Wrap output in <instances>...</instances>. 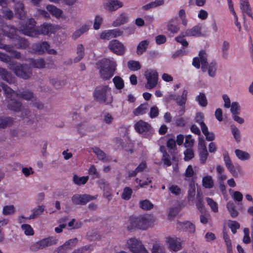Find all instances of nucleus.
<instances>
[{
  "label": "nucleus",
  "instance_id": "47",
  "mask_svg": "<svg viewBox=\"0 0 253 253\" xmlns=\"http://www.w3.org/2000/svg\"><path fill=\"white\" fill-rule=\"evenodd\" d=\"M235 153L238 159L244 161L248 160L250 158V154L244 151L239 149H236L235 151Z\"/></svg>",
  "mask_w": 253,
  "mask_h": 253
},
{
  "label": "nucleus",
  "instance_id": "57",
  "mask_svg": "<svg viewBox=\"0 0 253 253\" xmlns=\"http://www.w3.org/2000/svg\"><path fill=\"white\" fill-rule=\"evenodd\" d=\"M223 239L226 245L227 253H231V252H232L231 241L230 239L229 236L225 232L223 233Z\"/></svg>",
  "mask_w": 253,
  "mask_h": 253
},
{
  "label": "nucleus",
  "instance_id": "38",
  "mask_svg": "<svg viewBox=\"0 0 253 253\" xmlns=\"http://www.w3.org/2000/svg\"><path fill=\"white\" fill-rule=\"evenodd\" d=\"M148 103L141 104L137 108L134 109L133 113L135 116H139L144 114L148 110Z\"/></svg>",
  "mask_w": 253,
  "mask_h": 253
},
{
  "label": "nucleus",
  "instance_id": "11",
  "mask_svg": "<svg viewBox=\"0 0 253 253\" xmlns=\"http://www.w3.org/2000/svg\"><path fill=\"white\" fill-rule=\"evenodd\" d=\"M223 159L226 167L230 172L234 176L238 175V171L240 172L241 168L240 166L237 165L235 167L230 158V157L227 152L223 153Z\"/></svg>",
  "mask_w": 253,
  "mask_h": 253
},
{
  "label": "nucleus",
  "instance_id": "53",
  "mask_svg": "<svg viewBox=\"0 0 253 253\" xmlns=\"http://www.w3.org/2000/svg\"><path fill=\"white\" fill-rule=\"evenodd\" d=\"M230 44L227 41H224L221 48L222 56L225 59H227L228 56V49L229 48Z\"/></svg>",
  "mask_w": 253,
  "mask_h": 253
},
{
  "label": "nucleus",
  "instance_id": "58",
  "mask_svg": "<svg viewBox=\"0 0 253 253\" xmlns=\"http://www.w3.org/2000/svg\"><path fill=\"white\" fill-rule=\"evenodd\" d=\"M198 152L201 164H205L209 156L208 150H200L198 151Z\"/></svg>",
  "mask_w": 253,
  "mask_h": 253
},
{
  "label": "nucleus",
  "instance_id": "44",
  "mask_svg": "<svg viewBox=\"0 0 253 253\" xmlns=\"http://www.w3.org/2000/svg\"><path fill=\"white\" fill-rule=\"evenodd\" d=\"M139 207L143 210L148 211L152 209L154 206L153 204L148 200L140 201L139 203Z\"/></svg>",
  "mask_w": 253,
  "mask_h": 253
},
{
  "label": "nucleus",
  "instance_id": "4",
  "mask_svg": "<svg viewBox=\"0 0 253 253\" xmlns=\"http://www.w3.org/2000/svg\"><path fill=\"white\" fill-rule=\"evenodd\" d=\"M8 68L12 71L19 78L24 80L30 79L33 76L32 68L27 64L18 63L16 61L10 62Z\"/></svg>",
  "mask_w": 253,
  "mask_h": 253
},
{
  "label": "nucleus",
  "instance_id": "23",
  "mask_svg": "<svg viewBox=\"0 0 253 253\" xmlns=\"http://www.w3.org/2000/svg\"><path fill=\"white\" fill-rule=\"evenodd\" d=\"M202 27L200 25H197L191 29H187L183 31V34L187 37L200 36H201Z\"/></svg>",
  "mask_w": 253,
  "mask_h": 253
},
{
  "label": "nucleus",
  "instance_id": "51",
  "mask_svg": "<svg viewBox=\"0 0 253 253\" xmlns=\"http://www.w3.org/2000/svg\"><path fill=\"white\" fill-rule=\"evenodd\" d=\"M78 239L76 238L70 239L63 245V247H64L68 251L69 250L76 246L78 243Z\"/></svg>",
  "mask_w": 253,
  "mask_h": 253
},
{
  "label": "nucleus",
  "instance_id": "22",
  "mask_svg": "<svg viewBox=\"0 0 253 253\" xmlns=\"http://www.w3.org/2000/svg\"><path fill=\"white\" fill-rule=\"evenodd\" d=\"M0 85L3 89L7 99L12 100L13 98L18 97V93L7 85L3 83H1Z\"/></svg>",
  "mask_w": 253,
  "mask_h": 253
},
{
  "label": "nucleus",
  "instance_id": "3",
  "mask_svg": "<svg viewBox=\"0 0 253 253\" xmlns=\"http://www.w3.org/2000/svg\"><path fill=\"white\" fill-rule=\"evenodd\" d=\"M98 65L99 74L103 80H108L113 77L117 66L114 61L106 59L100 61Z\"/></svg>",
  "mask_w": 253,
  "mask_h": 253
},
{
  "label": "nucleus",
  "instance_id": "15",
  "mask_svg": "<svg viewBox=\"0 0 253 253\" xmlns=\"http://www.w3.org/2000/svg\"><path fill=\"white\" fill-rule=\"evenodd\" d=\"M136 131L139 133H150L152 130V127L150 124L142 120L137 122L134 126Z\"/></svg>",
  "mask_w": 253,
  "mask_h": 253
},
{
  "label": "nucleus",
  "instance_id": "61",
  "mask_svg": "<svg viewBox=\"0 0 253 253\" xmlns=\"http://www.w3.org/2000/svg\"><path fill=\"white\" fill-rule=\"evenodd\" d=\"M88 174L92 176V178H99L100 175L98 173L97 169L95 168L94 165H91L88 169Z\"/></svg>",
  "mask_w": 253,
  "mask_h": 253
},
{
  "label": "nucleus",
  "instance_id": "52",
  "mask_svg": "<svg viewBox=\"0 0 253 253\" xmlns=\"http://www.w3.org/2000/svg\"><path fill=\"white\" fill-rule=\"evenodd\" d=\"M17 47L19 49H26L29 45L28 41L24 38L18 37Z\"/></svg>",
  "mask_w": 253,
  "mask_h": 253
},
{
  "label": "nucleus",
  "instance_id": "49",
  "mask_svg": "<svg viewBox=\"0 0 253 253\" xmlns=\"http://www.w3.org/2000/svg\"><path fill=\"white\" fill-rule=\"evenodd\" d=\"M230 128L235 140L237 142H240L241 140V134L239 129L233 125H231Z\"/></svg>",
  "mask_w": 253,
  "mask_h": 253
},
{
  "label": "nucleus",
  "instance_id": "20",
  "mask_svg": "<svg viewBox=\"0 0 253 253\" xmlns=\"http://www.w3.org/2000/svg\"><path fill=\"white\" fill-rule=\"evenodd\" d=\"M188 95V91L186 89H184L182 91L181 95L176 96L175 94H172L170 95L171 99L174 100L177 105L183 107L185 106L186 104Z\"/></svg>",
  "mask_w": 253,
  "mask_h": 253
},
{
  "label": "nucleus",
  "instance_id": "12",
  "mask_svg": "<svg viewBox=\"0 0 253 253\" xmlns=\"http://www.w3.org/2000/svg\"><path fill=\"white\" fill-rule=\"evenodd\" d=\"M166 243L170 250L177 252L181 249V240L176 236H168L166 238Z\"/></svg>",
  "mask_w": 253,
  "mask_h": 253
},
{
  "label": "nucleus",
  "instance_id": "9",
  "mask_svg": "<svg viewBox=\"0 0 253 253\" xmlns=\"http://www.w3.org/2000/svg\"><path fill=\"white\" fill-rule=\"evenodd\" d=\"M144 76L147 79L145 87L148 89L154 88L158 82V73L155 70H148L145 72Z\"/></svg>",
  "mask_w": 253,
  "mask_h": 253
},
{
  "label": "nucleus",
  "instance_id": "60",
  "mask_svg": "<svg viewBox=\"0 0 253 253\" xmlns=\"http://www.w3.org/2000/svg\"><path fill=\"white\" fill-rule=\"evenodd\" d=\"M187 37L183 34V32H181L180 35L175 38V41L181 43L183 46L186 47L188 45V42L184 39V37Z\"/></svg>",
  "mask_w": 253,
  "mask_h": 253
},
{
  "label": "nucleus",
  "instance_id": "48",
  "mask_svg": "<svg viewBox=\"0 0 253 253\" xmlns=\"http://www.w3.org/2000/svg\"><path fill=\"white\" fill-rule=\"evenodd\" d=\"M113 83L116 88L118 89H121L124 87L123 80L119 76H115L113 79Z\"/></svg>",
  "mask_w": 253,
  "mask_h": 253
},
{
  "label": "nucleus",
  "instance_id": "32",
  "mask_svg": "<svg viewBox=\"0 0 253 253\" xmlns=\"http://www.w3.org/2000/svg\"><path fill=\"white\" fill-rule=\"evenodd\" d=\"M77 56L74 59V62L77 63L80 61L84 57V48L82 44H79L77 46Z\"/></svg>",
  "mask_w": 253,
  "mask_h": 253
},
{
  "label": "nucleus",
  "instance_id": "37",
  "mask_svg": "<svg viewBox=\"0 0 253 253\" xmlns=\"http://www.w3.org/2000/svg\"><path fill=\"white\" fill-rule=\"evenodd\" d=\"M149 42L148 40H144L139 42L137 47L136 53L138 55H141L145 52L148 46Z\"/></svg>",
  "mask_w": 253,
  "mask_h": 253
},
{
  "label": "nucleus",
  "instance_id": "29",
  "mask_svg": "<svg viewBox=\"0 0 253 253\" xmlns=\"http://www.w3.org/2000/svg\"><path fill=\"white\" fill-rule=\"evenodd\" d=\"M13 124V120L9 117H0V128L11 126Z\"/></svg>",
  "mask_w": 253,
  "mask_h": 253
},
{
  "label": "nucleus",
  "instance_id": "1",
  "mask_svg": "<svg viewBox=\"0 0 253 253\" xmlns=\"http://www.w3.org/2000/svg\"><path fill=\"white\" fill-rule=\"evenodd\" d=\"M153 222L152 217L149 215L131 216L129 217V225L127 226V228L129 230L134 228L146 230L152 226Z\"/></svg>",
  "mask_w": 253,
  "mask_h": 253
},
{
  "label": "nucleus",
  "instance_id": "45",
  "mask_svg": "<svg viewBox=\"0 0 253 253\" xmlns=\"http://www.w3.org/2000/svg\"><path fill=\"white\" fill-rule=\"evenodd\" d=\"M176 19H171L168 25L169 31L173 33H177L179 31V28L178 25L175 24Z\"/></svg>",
  "mask_w": 253,
  "mask_h": 253
},
{
  "label": "nucleus",
  "instance_id": "27",
  "mask_svg": "<svg viewBox=\"0 0 253 253\" xmlns=\"http://www.w3.org/2000/svg\"><path fill=\"white\" fill-rule=\"evenodd\" d=\"M93 152L96 154L97 158L103 162H110L111 158L107 156L106 154L98 147L93 148Z\"/></svg>",
  "mask_w": 253,
  "mask_h": 253
},
{
  "label": "nucleus",
  "instance_id": "6",
  "mask_svg": "<svg viewBox=\"0 0 253 253\" xmlns=\"http://www.w3.org/2000/svg\"><path fill=\"white\" fill-rule=\"evenodd\" d=\"M35 20L33 18H30L25 24L21 25L19 31L27 36L37 37V28H35Z\"/></svg>",
  "mask_w": 253,
  "mask_h": 253
},
{
  "label": "nucleus",
  "instance_id": "34",
  "mask_svg": "<svg viewBox=\"0 0 253 253\" xmlns=\"http://www.w3.org/2000/svg\"><path fill=\"white\" fill-rule=\"evenodd\" d=\"M146 167V162H142L134 170L129 171L128 173V176L134 177L136 176L138 172L142 171Z\"/></svg>",
  "mask_w": 253,
  "mask_h": 253
},
{
  "label": "nucleus",
  "instance_id": "14",
  "mask_svg": "<svg viewBox=\"0 0 253 253\" xmlns=\"http://www.w3.org/2000/svg\"><path fill=\"white\" fill-rule=\"evenodd\" d=\"M123 5V3L119 0H107L103 4L104 8L110 12L116 11Z\"/></svg>",
  "mask_w": 253,
  "mask_h": 253
},
{
  "label": "nucleus",
  "instance_id": "25",
  "mask_svg": "<svg viewBox=\"0 0 253 253\" xmlns=\"http://www.w3.org/2000/svg\"><path fill=\"white\" fill-rule=\"evenodd\" d=\"M44 210L45 206L44 205H39L32 210V213L27 219H31L37 218L44 212Z\"/></svg>",
  "mask_w": 253,
  "mask_h": 253
},
{
  "label": "nucleus",
  "instance_id": "42",
  "mask_svg": "<svg viewBox=\"0 0 253 253\" xmlns=\"http://www.w3.org/2000/svg\"><path fill=\"white\" fill-rule=\"evenodd\" d=\"M196 101L202 107H206L208 104V101L205 93L200 92L199 94L196 96Z\"/></svg>",
  "mask_w": 253,
  "mask_h": 253
},
{
  "label": "nucleus",
  "instance_id": "21",
  "mask_svg": "<svg viewBox=\"0 0 253 253\" xmlns=\"http://www.w3.org/2000/svg\"><path fill=\"white\" fill-rule=\"evenodd\" d=\"M128 21V15L126 12H122L115 20L112 23V26L115 27H119L126 24Z\"/></svg>",
  "mask_w": 253,
  "mask_h": 253
},
{
  "label": "nucleus",
  "instance_id": "54",
  "mask_svg": "<svg viewBox=\"0 0 253 253\" xmlns=\"http://www.w3.org/2000/svg\"><path fill=\"white\" fill-rule=\"evenodd\" d=\"M128 68L132 71H137L141 68V66L138 61L130 60L127 62Z\"/></svg>",
  "mask_w": 253,
  "mask_h": 253
},
{
  "label": "nucleus",
  "instance_id": "56",
  "mask_svg": "<svg viewBox=\"0 0 253 253\" xmlns=\"http://www.w3.org/2000/svg\"><path fill=\"white\" fill-rule=\"evenodd\" d=\"M132 193V190L129 187H126L124 189L122 194V198L125 200H129Z\"/></svg>",
  "mask_w": 253,
  "mask_h": 253
},
{
  "label": "nucleus",
  "instance_id": "8",
  "mask_svg": "<svg viewBox=\"0 0 253 253\" xmlns=\"http://www.w3.org/2000/svg\"><path fill=\"white\" fill-rule=\"evenodd\" d=\"M207 54L205 51L202 50L199 52V57L193 58L192 65L197 69L200 67L201 63V69L203 72L207 71L208 66Z\"/></svg>",
  "mask_w": 253,
  "mask_h": 253
},
{
  "label": "nucleus",
  "instance_id": "36",
  "mask_svg": "<svg viewBox=\"0 0 253 253\" xmlns=\"http://www.w3.org/2000/svg\"><path fill=\"white\" fill-rule=\"evenodd\" d=\"M18 97L27 100H31V101L35 97L33 92L32 91L26 90L18 93Z\"/></svg>",
  "mask_w": 253,
  "mask_h": 253
},
{
  "label": "nucleus",
  "instance_id": "16",
  "mask_svg": "<svg viewBox=\"0 0 253 253\" xmlns=\"http://www.w3.org/2000/svg\"><path fill=\"white\" fill-rule=\"evenodd\" d=\"M54 26L49 23H43L37 28V37L40 35H49L54 32Z\"/></svg>",
  "mask_w": 253,
  "mask_h": 253
},
{
  "label": "nucleus",
  "instance_id": "39",
  "mask_svg": "<svg viewBox=\"0 0 253 253\" xmlns=\"http://www.w3.org/2000/svg\"><path fill=\"white\" fill-rule=\"evenodd\" d=\"M90 26L88 25L84 24L79 29L76 30L73 35V37L74 39H77L80 37L84 33L87 32L89 29Z\"/></svg>",
  "mask_w": 253,
  "mask_h": 253
},
{
  "label": "nucleus",
  "instance_id": "59",
  "mask_svg": "<svg viewBox=\"0 0 253 253\" xmlns=\"http://www.w3.org/2000/svg\"><path fill=\"white\" fill-rule=\"evenodd\" d=\"M15 211L14 206H5L3 208L2 213L5 215L12 214L15 212Z\"/></svg>",
  "mask_w": 253,
  "mask_h": 253
},
{
  "label": "nucleus",
  "instance_id": "19",
  "mask_svg": "<svg viewBox=\"0 0 253 253\" xmlns=\"http://www.w3.org/2000/svg\"><path fill=\"white\" fill-rule=\"evenodd\" d=\"M240 7L244 16L246 14L253 18L252 8L248 0H240Z\"/></svg>",
  "mask_w": 253,
  "mask_h": 253
},
{
  "label": "nucleus",
  "instance_id": "18",
  "mask_svg": "<svg viewBox=\"0 0 253 253\" xmlns=\"http://www.w3.org/2000/svg\"><path fill=\"white\" fill-rule=\"evenodd\" d=\"M50 47V44L47 42H42L35 43L32 45V49L39 54H42Z\"/></svg>",
  "mask_w": 253,
  "mask_h": 253
},
{
  "label": "nucleus",
  "instance_id": "24",
  "mask_svg": "<svg viewBox=\"0 0 253 253\" xmlns=\"http://www.w3.org/2000/svg\"><path fill=\"white\" fill-rule=\"evenodd\" d=\"M0 77L3 80L10 84H13L15 82V78L11 73L2 68H0Z\"/></svg>",
  "mask_w": 253,
  "mask_h": 253
},
{
  "label": "nucleus",
  "instance_id": "63",
  "mask_svg": "<svg viewBox=\"0 0 253 253\" xmlns=\"http://www.w3.org/2000/svg\"><path fill=\"white\" fill-rule=\"evenodd\" d=\"M50 83L55 88H60L63 84V82L53 78L50 80Z\"/></svg>",
  "mask_w": 253,
  "mask_h": 253
},
{
  "label": "nucleus",
  "instance_id": "31",
  "mask_svg": "<svg viewBox=\"0 0 253 253\" xmlns=\"http://www.w3.org/2000/svg\"><path fill=\"white\" fill-rule=\"evenodd\" d=\"M30 64L33 67L38 69L43 68L46 65L44 60L42 58L31 59Z\"/></svg>",
  "mask_w": 253,
  "mask_h": 253
},
{
  "label": "nucleus",
  "instance_id": "30",
  "mask_svg": "<svg viewBox=\"0 0 253 253\" xmlns=\"http://www.w3.org/2000/svg\"><path fill=\"white\" fill-rule=\"evenodd\" d=\"M15 14L17 15L19 18L23 19L25 15L24 6L22 2H18L15 5Z\"/></svg>",
  "mask_w": 253,
  "mask_h": 253
},
{
  "label": "nucleus",
  "instance_id": "62",
  "mask_svg": "<svg viewBox=\"0 0 253 253\" xmlns=\"http://www.w3.org/2000/svg\"><path fill=\"white\" fill-rule=\"evenodd\" d=\"M206 201L213 211L215 212L218 211V206L215 202L210 198H207Z\"/></svg>",
  "mask_w": 253,
  "mask_h": 253
},
{
  "label": "nucleus",
  "instance_id": "50",
  "mask_svg": "<svg viewBox=\"0 0 253 253\" xmlns=\"http://www.w3.org/2000/svg\"><path fill=\"white\" fill-rule=\"evenodd\" d=\"M88 179V176H82V177H79L76 175H75L73 176V181L74 182L78 185H81V184H84L86 183Z\"/></svg>",
  "mask_w": 253,
  "mask_h": 253
},
{
  "label": "nucleus",
  "instance_id": "7",
  "mask_svg": "<svg viewBox=\"0 0 253 253\" xmlns=\"http://www.w3.org/2000/svg\"><path fill=\"white\" fill-rule=\"evenodd\" d=\"M127 247L133 253H149L141 241L135 238H130L127 241Z\"/></svg>",
  "mask_w": 253,
  "mask_h": 253
},
{
  "label": "nucleus",
  "instance_id": "26",
  "mask_svg": "<svg viewBox=\"0 0 253 253\" xmlns=\"http://www.w3.org/2000/svg\"><path fill=\"white\" fill-rule=\"evenodd\" d=\"M196 194V186L194 182H191L189 185L187 200L189 203L193 205L194 203L195 196Z\"/></svg>",
  "mask_w": 253,
  "mask_h": 253
},
{
  "label": "nucleus",
  "instance_id": "40",
  "mask_svg": "<svg viewBox=\"0 0 253 253\" xmlns=\"http://www.w3.org/2000/svg\"><path fill=\"white\" fill-rule=\"evenodd\" d=\"M217 70V64L215 62H211L210 64L208 63L207 71L208 75L211 77H214L215 76Z\"/></svg>",
  "mask_w": 253,
  "mask_h": 253
},
{
  "label": "nucleus",
  "instance_id": "33",
  "mask_svg": "<svg viewBox=\"0 0 253 253\" xmlns=\"http://www.w3.org/2000/svg\"><path fill=\"white\" fill-rule=\"evenodd\" d=\"M15 99L16 98H13L12 100H9L8 108L15 112H19L21 110L22 105L21 102L16 101Z\"/></svg>",
  "mask_w": 253,
  "mask_h": 253
},
{
  "label": "nucleus",
  "instance_id": "64",
  "mask_svg": "<svg viewBox=\"0 0 253 253\" xmlns=\"http://www.w3.org/2000/svg\"><path fill=\"white\" fill-rule=\"evenodd\" d=\"M194 143V140L192 138L191 135H186L185 137V141L184 146L186 148H192Z\"/></svg>",
  "mask_w": 253,
  "mask_h": 253
},
{
  "label": "nucleus",
  "instance_id": "13",
  "mask_svg": "<svg viewBox=\"0 0 253 253\" xmlns=\"http://www.w3.org/2000/svg\"><path fill=\"white\" fill-rule=\"evenodd\" d=\"M95 198V197L87 194H75L72 197V201L76 205H84Z\"/></svg>",
  "mask_w": 253,
  "mask_h": 253
},
{
  "label": "nucleus",
  "instance_id": "28",
  "mask_svg": "<svg viewBox=\"0 0 253 253\" xmlns=\"http://www.w3.org/2000/svg\"><path fill=\"white\" fill-rule=\"evenodd\" d=\"M46 9L51 15L57 18H60L63 14V11L61 9L57 8L53 5H47Z\"/></svg>",
  "mask_w": 253,
  "mask_h": 253
},
{
  "label": "nucleus",
  "instance_id": "5",
  "mask_svg": "<svg viewBox=\"0 0 253 253\" xmlns=\"http://www.w3.org/2000/svg\"><path fill=\"white\" fill-rule=\"evenodd\" d=\"M58 240L54 237L50 236L40 240L32 244L30 247V250L32 252H36L47 247L55 245Z\"/></svg>",
  "mask_w": 253,
  "mask_h": 253
},
{
  "label": "nucleus",
  "instance_id": "46",
  "mask_svg": "<svg viewBox=\"0 0 253 253\" xmlns=\"http://www.w3.org/2000/svg\"><path fill=\"white\" fill-rule=\"evenodd\" d=\"M227 208L232 217L235 218L238 216V212L235 209L234 204L233 202H228L227 204Z\"/></svg>",
  "mask_w": 253,
  "mask_h": 253
},
{
  "label": "nucleus",
  "instance_id": "43",
  "mask_svg": "<svg viewBox=\"0 0 253 253\" xmlns=\"http://www.w3.org/2000/svg\"><path fill=\"white\" fill-rule=\"evenodd\" d=\"M195 204L198 210L202 209L204 205L203 195L200 191H197Z\"/></svg>",
  "mask_w": 253,
  "mask_h": 253
},
{
  "label": "nucleus",
  "instance_id": "2",
  "mask_svg": "<svg viewBox=\"0 0 253 253\" xmlns=\"http://www.w3.org/2000/svg\"><path fill=\"white\" fill-rule=\"evenodd\" d=\"M94 100L101 103L109 104L113 101L111 89L107 85L97 86L93 92Z\"/></svg>",
  "mask_w": 253,
  "mask_h": 253
},
{
  "label": "nucleus",
  "instance_id": "55",
  "mask_svg": "<svg viewBox=\"0 0 253 253\" xmlns=\"http://www.w3.org/2000/svg\"><path fill=\"white\" fill-rule=\"evenodd\" d=\"M184 160L186 161L191 160L194 157V152L192 148H189L184 152Z\"/></svg>",
  "mask_w": 253,
  "mask_h": 253
},
{
  "label": "nucleus",
  "instance_id": "41",
  "mask_svg": "<svg viewBox=\"0 0 253 253\" xmlns=\"http://www.w3.org/2000/svg\"><path fill=\"white\" fill-rule=\"evenodd\" d=\"M152 253H166L165 247L159 242H156L151 249Z\"/></svg>",
  "mask_w": 253,
  "mask_h": 253
},
{
  "label": "nucleus",
  "instance_id": "35",
  "mask_svg": "<svg viewBox=\"0 0 253 253\" xmlns=\"http://www.w3.org/2000/svg\"><path fill=\"white\" fill-rule=\"evenodd\" d=\"M202 185L205 188L211 189L213 187L214 181L210 175H207L203 177L202 179Z\"/></svg>",
  "mask_w": 253,
  "mask_h": 253
},
{
  "label": "nucleus",
  "instance_id": "17",
  "mask_svg": "<svg viewBox=\"0 0 253 253\" xmlns=\"http://www.w3.org/2000/svg\"><path fill=\"white\" fill-rule=\"evenodd\" d=\"M176 228L178 230L190 233H193L195 231V225L189 221L177 222L176 223Z\"/></svg>",
  "mask_w": 253,
  "mask_h": 253
},
{
  "label": "nucleus",
  "instance_id": "10",
  "mask_svg": "<svg viewBox=\"0 0 253 253\" xmlns=\"http://www.w3.org/2000/svg\"><path fill=\"white\" fill-rule=\"evenodd\" d=\"M108 47L113 53L122 55L126 51V47L120 41L117 40H113L109 42Z\"/></svg>",
  "mask_w": 253,
  "mask_h": 253
}]
</instances>
